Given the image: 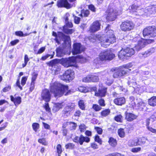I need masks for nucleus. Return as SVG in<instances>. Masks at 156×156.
I'll return each instance as SVG.
<instances>
[{"instance_id": "nucleus-1", "label": "nucleus", "mask_w": 156, "mask_h": 156, "mask_svg": "<svg viewBox=\"0 0 156 156\" xmlns=\"http://www.w3.org/2000/svg\"><path fill=\"white\" fill-rule=\"evenodd\" d=\"M50 90L55 97H60L63 95L66 96L70 94L71 92V90H69L68 85L57 82H55L52 84Z\"/></svg>"}, {"instance_id": "nucleus-2", "label": "nucleus", "mask_w": 156, "mask_h": 156, "mask_svg": "<svg viewBox=\"0 0 156 156\" xmlns=\"http://www.w3.org/2000/svg\"><path fill=\"white\" fill-rule=\"evenodd\" d=\"M106 35H102L98 37V39L100 41L101 45L106 48L110 44L116 41V37L114 31L111 30H108Z\"/></svg>"}, {"instance_id": "nucleus-3", "label": "nucleus", "mask_w": 156, "mask_h": 156, "mask_svg": "<svg viewBox=\"0 0 156 156\" xmlns=\"http://www.w3.org/2000/svg\"><path fill=\"white\" fill-rule=\"evenodd\" d=\"M129 67L127 65H124L119 67L111 69V71L113 73L112 76L114 78H118L128 75L129 71Z\"/></svg>"}, {"instance_id": "nucleus-4", "label": "nucleus", "mask_w": 156, "mask_h": 156, "mask_svg": "<svg viewBox=\"0 0 156 156\" xmlns=\"http://www.w3.org/2000/svg\"><path fill=\"white\" fill-rule=\"evenodd\" d=\"M119 15L118 11L110 4L108 6L104 14L106 20L108 22L115 21Z\"/></svg>"}, {"instance_id": "nucleus-5", "label": "nucleus", "mask_w": 156, "mask_h": 156, "mask_svg": "<svg viewBox=\"0 0 156 156\" xmlns=\"http://www.w3.org/2000/svg\"><path fill=\"white\" fill-rule=\"evenodd\" d=\"M115 57V55L111 50H106L101 51L98 58L100 61H111Z\"/></svg>"}, {"instance_id": "nucleus-6", "label": "nucleus", "mask_w": 156, "mask_h": 156, "mask_svg": "<svg viewBox=\"0 0 156 156\" xmlns=\"http://www.w3.org/2000/svg\"><path fill=\"white\" fill-rule=\"evenodd\" d=\"M85 134L87 136H84L82 134H81L79 137L76 136L73 139V141L76 143L79 144L80 145H82L84 142L89 143L90 141V138L88 136H92V132L89 130H87L85 131Z\"/></svg>"}, {"instance_id": "nucleus-7", "label": "nucleus", "mask_w": 156, "mask_h": 156, "mask_svg": "<svg viewBox=\"0 0 156 156\" xmlns=\"http://www.w3.org/2000/svg\"><path fill=\"white\" fill-rule=\"evenodd\" d=\"M135 24L134 22L131 20H126L122 22L120 25L121 31L124 32L131 31L134 29Z\"/></svg>"}, {"instance_id": "nucleus-8", "label": "nucleus", "mask_w": 156, "mask_h": 156, "mask_svg": "<svg viewBox=\"0 0 156 156\" xmlns=\"http://www.w3.org/2000/svg\"><path fill=\"white\" fill-rule=\"evenodd\" d=\"M59 62L65 68L74 66L76 63V58L74 56L62 58L60 60Z\"/></svg>"}, {"instance_id": "nucleus-9", "label": "nucleus", "mask_w": 156, "mask_h": 156, "mask_svg": "<svg viewBox=\"0 0 156 156\" xmlns=\"http://www.w3.org/2000/svg\"><path fill=\"white\" fill-rule=\"evenodd\" d=\"M77 0H58L56 5L59 8H65L69 9L75 5Z\"/></svg>"}, {"instance_id": "nucleus-10", "label": "nucleus", "mask_w": 156, "mask_h": 156, "mask_svg": "<svg viewBox=\"0 0 156 156\" xmlns=\"http://www.w3.org/2000/svg\"><path fill=\"white\" fill-rule=\"evenodd\" d=\"M138 38L135 37L133 38L134 41L138 40L137 44L134 47L135 50L137 51H139L144 48L147 44L151 43L154 42V40L153 39L144 40L141 38L138 40Z\"/></svg>"}, {"instance_id": "nucleus-11", "label": "nucleus", "mask_w": 156, "mask_h": 156, "mask_svg": "<svg viewBox=\"0 0 156 156\" xmlns=\"http://www.w3.org/2000/svg\"><path fill=\"white\" fill-rule=\"evenodd\" d=\"M135 53V51L133 48L127 47L125 48H122L118 54L119 58L123 59L126 57H131Z\"/></svg>"}, {"instance_id": "nucleus-12", "label": "nucleus", "mask_w": 156, "mask_h": 156, "mask_svg": "<svg viewBox=\"0 0 156 156\" xmlns=\"http://www.w3.org/2000/svg\"><path fill=\"white\" fill-rule=\"evenodd\" d=\"M144 37L149 36L154 38L156 37V27L154 26H148L144 28L143 31Z\"/></svg>"}, {"instance_id": "nucleus-13", "label": "nucleus", "mask_w": 156, "mask_h": 156, "mask_svg": "<svg viewBox=\"0 0 156 156\" xmlns=\"http://www.w3.org/2000/svg\"><path fill=\"white\" fill-rule=\"evenodd\" d=\"M99 81V76L96 73L88 75L82 79V81L85 83L97 82Z\"/></svg>"}, {"instance_id": "nucleus-14", "label": "nucleus", "mask_w": 156, "mask_h": 156, "mask_svg": "<svg viewBox=\"0 0 156 156\" xmlns=\"http://www.w3.org/2000/svg\"><path fill=\"white\" fill-rule=\"evenodd\" d=\"M48 64L49 66L51 67L52 70L55 72L59 71L61 70V66L59 65L57 60L56 59H54L48 62Z\"/></svg>"}, {"instance_id": "nucleus-15", "label": "nucleus", "mask_w": 156, "mask_h": 156, "mask_svg": "<svg viewBox=\"0 0 156 156\" xmlns=\"http://www.w3.org/2000/svg\"><path fill=\"white\" fill-rule=\"evenodd\" d=\"M74 72L71 69H68L63 74L62 76V79L66 81L71 80L74 78Z\"/></svg>"}, {"instance_id": "nucleus-16", "label": "nucleus", "mask_w": 156, "mask_h": 156, "mask_svg": "<svg viewBox=\"0 0 156 156\" xmlns=\"http://www.w3.org/2000/svg\"><path fill=\"white\" fill-rule=\"evenodd\" d=\"M84 50V49L80 43H76L73 45L72 52L73 55H76L80 53Z\"/></svg>"}, {"instance_id": "nucleus-17", "label": "nucleus", "mask_w": 156, "mask_h": 156, "mask_svg": "<svg viewBox=\"0 0 156 156\" xmlns=\"http://www.w3.org/2000/svg\"><path fill=\"white\" fill-rule=\"evenodd\" d=\"M75 108V106L71 105H68L66 106L62 111V115L64 116L68 117L71 113L73 109Z\"/></svg>"}, {"instance_id": "nucleus-18", "label": "nucleus", "mask_w": 156, "mask_h": 156, "mask_svg": "<svg viewBox=\"0 0 156 156\" xmlns=\"http://www.w3.org/2000/svg\"><path fill=\"white\" fill-rule=\"evenodd\" d=\"M41 97L42 99L46 102H49L51 98V95L49 90L46 89L43 90L41 93Z\"/></svg>"}, {"instance_id": "nucleus-19", "label": "nucleus", "mask_w": 156, "mask_h": 156, "mask_svg": "<svg viewBox=\"0 0 156 156\" xmlns=\"http://www.w3.org/2000/svg\"><path fill=\"white\" fill-rule=\"evenodd\" d=\"M101 24L98 20L94 21L90 26L89 30L91 32L94 33L100 29Z\"/></svg>"}, {"instance_id": "nucleus-20", "label": "nucleus", "mask_w": 156, "mask_h": 156, "mask_svg": "<svg viewBox=\"0 0 156 156\" xmlns=\"http://www.w3.org/2000/svg\"><path fill=\"white\" fill-rule=\"evenodd\" d=\"M107 88L105 87H102L101 89L99 88L97 92L94 93V96L97 97L102 98L105 97L107 93Z\"/></svg>"}, {"instance_id": "nucleus-21", "label": "nucleus", "mask_w": 156, "mask_h": 156, "mask_svg": "<svg viewBox=\"0 0 156 156\" xmlns=\"http://www.w3.org/2000/svg\"><path fill=\"white\" fill-rule=\"evenodd\" d=\"M125 119L129 122H131L137 118V115L131 112H128L127 111L125 112Z\"/></svg>"}, {"instance_id": "nucleus-22", "label": "nucleus", "mask_w": 156, "mask_h": 156, "mask_svg": "<svg viewBox=\"0 0 156 156\" xmlns=\"http://www.w3.org/2000/svg\"><path fill=\"white\" fill-rule=\"evenodd\" d=\"M126 101L125 98L123 97H117L113 100L114 103L118 106H121L126 103Z\"/></svg>"}, {"instance_id": "nucleus-23", "label": "nucleus", "mask_w": 156, "mask_h": 156, "mask_svg": "<svg viewBox=\"0 0 156 156\" xmlns=\"http://www.w3.org/2000/svg\"><path fill=\"white\" fill-rule=\"evenodd\" d=\"M11 100L14 102L15 105L17 106L21 102V98L20 97H16L14 98L12 95L10 96Z\"/></svg>"}, {"instance_id": "nucleus-24", "label": "nucleus", "mask_w": 156, "mask_h": 156, "mask_svg": "<svg viewBox=\"0 0 156 156\" xmlns=\"http://www.w3.org/2000/svg\"><path fill=\"white\" fill-rule=\"evenodd\" d=\"M147 15H150L151 14H154L156 13V5H153L147 9Z\"/></svg>"}, {"instance_id": "nucleus-25", "label": "nucleus", "mask_w": 156, "mask_h": 156, "mask_svg": "<svg viewBox=\"0 0 156 156\" xmlns=\"http://www.w3.org/2000/svg\"><path fill=\"white\" fill-rule=\"evenodd\" d=\"M108 142L109 145L113 147H115L117 144V140L112 137H109Z\"/></svg>"}, {"instance_id": "nucleus-26", "label": "nucleus", "mask_w": 156, "mask_h": 156, "mask_svg": "<svg viewBox=\"0 0 156 156\" xmlns=\"http://www.w3.org/2000/svg\"><path fill=\"white\" fill-rule=\"evenodd\" d=\"M140 6L137 5L135 4H133L129 7V12L132 13H136L137 12V11L139 9Z\"/></svg>"}, {"instance_id": "nucleus-27", "label": "nucleus", "mask_w": 156, "mask_h": 156, "mask_svg": "<svg viewBox=\"0 0 156 156\" xmlns=\"http://www.w3.org/2000/svg\"><path fill=\"white\" fill-rule=\"evenodd\" d=\"M90 14V12L88 9H82L81 10L80 13L79 15L81 18L88 17Z\"/></svg>"}, {"instance_id": "nucleus-28", "label": "nucleus", "mask_w": 156, "mask_h": 156, "mask_svg": "<svg viewBox=\"0 0 156 156\" xmlns=\"http://www.w3.org/2000/svg\"><path fill=\"white\" fill-rule=\"evenodd\" d=\"M63 105L62 103H57L54 104L52 109L54 112H56L62 108Z\"/></svg>"}, {"instance_id": "nucleus-29", "label": "nucleus", "mask_w": 156, "mask_h": 156, "mask_svg": "<svg viewBox=\"0 0 156 156\" xmlns=\"http://www.w3.org/2000/svg\"><path fill=\"white\" fill-rule=\"evenodd\" d=\"M148 104L152 107L156 106V96H153L149 99L148 100Z\"/></svg>"}, {"instance_id": "nucleus-30", "label": "nucleus", "mask_w": 156, "mask_h": 156, "mask_svg": "<svg viewBox=\"0 0 156 156\" xmlns=\"http://www.w3.org/2000/svg\"><path fill=\"white\" fill-rule=\"evenodd\" d=\"M111 112L109 108L105 109L100 112V115L101 117H105L108 116Z\"/></svg>"}, {"instance_id": "nucleus-31", "label": "nucleus", "mask_w": 156, "mask_h": 156, "mask_svg": "<svg viewBox=\"0 0 156 156\" xmlns=\"http://www.w3.org/2000/svg\"><path fill=\"white\" fill-rule=\"evenodd\" d=\"M62 31L65 34H71L75 32V30L73 29H68L65 28V26L62 27Z\"/></svg>"}, {"instance_id": "nucleus-32", "label": "nucleus", "mask_w": 156, "mask_h": 156, "mask_svg": "<svg viewBox=\"0 0 156 156\" xmlns=\"http://www.w3.org/2000/svg\"><path fill=\"white\" fill-rule=\"evenodd\" d=\"M154 52V48H151L145 51L142 54L143 56L144 57H146L151 55Z\"/></svg>"}, {"instance_id": "nucleus-33", "label": "nucleus", "mask_w": 156, "mask_h": 156, "mask_svg": "<svg viewBox=\"0 0 156 156\" xmlns=\"http://www.w3.org/2000/svg\"><path fill=\"white\" fill-rule=\"evenodd\" d=\"M78 105L79 108L82 110H85L86 106L83 100L80 99L78 103Z\"/></svg>"}, {"instance_id": "nucleus-34", "label": "nucleus", "mask_w": 156, "mask_h": 156, "mask_svg": "<svg viewBox=\"0 0 156 156\" xmlns=\"http://www.w3.org/2000/svg\"><path fill=\"white\" fill-rule=\"evenodd\" d=\"M137 140L138 145L141 146L145 144L146 140L144 137H142L138 138Z\"/></svg>"}, {"instance_id": "nucleus-35", "label": "nucleus", "mask_w": 156, "mask_h": 156, "mask_svg": "<svg viewBox=\"0 0 156 156\" xmlns=\"http://www.w3.org/2000/svg\"><path fill=\"white\" fill-rule=\"evenodd\" d=\"M94 139L95 142L98 143L100 145L102 144V140L98 135L96 134L94 137Z\"/></svg>"}, {"instance_id": "nucleus-36", "label": "nucleus", "mask_w": 156, "mask_h": 156, "mask_svg": "<svg viewBox=\"0 0 156 156\" xmlns=\"http://www.w3.org/2000/svg\"><path fill=\"white\" fill-rule=\"evenodd\" d=\"M118 133L119 136L121 138H124L125 136V133L124 129L120 128L118 129Z\"/></svg>"}, {"instance_id": "nucleus-37", "label": "nucleus", "mask_w": 156, "mask_h": 156, "mask_svg": "<svg viewBox=\"0 0 156 156\" xmlns=\"http://www.w3.org/2000/svg\"><path fill=\"white\" fill-rule=\"evenodd\" d=\"M114 119L117 122L122 123V122L123 117L121 114H119L115 116L114 117Z\"/></svg>"}, {"instance_id": "nucleus-38", "label": "nucleus", "mask_w": 156, "mask_h": 156, "mask_svg": "<svg viewBox=\"0 0 156 156\" xmlns=\"http://www.w3.org/2000/svg\"><path fill=\"white\" fill-rule=\"evenodd\" d=\"M56 152L58 154V156H61L62 152V150L61 145L58 144L56 146Z\"/></svg>"}, {"instance_id": "nucleus-39", "label": "nucleus", "mask_w": 156, "mask_h": 156, "mask_svg": "<svg viewBox=\"0 0 156 156\" xmlns=\"http://www.w3.org/2000/svg\"><path fill=\"white\" fill-rule=\"evenodd\" d=\"M65 147L66 149L73 150L75 147V146L74 144L69 143L65 144Z\"/></svg>"}, {"instance_id": "nucleus-40", "label": "nucleus", "mask_w": 156, "mask_h": 156, "mask_svg": "<svg viewBox=\"0 0 156 156\" xmlns=\"http://www.w3.org/2000/svg\"><path fill=\"white\" fill-rule=\"evenodd\" d=\"M78 90L80 91L81 92L87 93L89 92L88 87L83 86H80L78 87Z\"/></svg>"}, {"instance_id": "nucleus-41", "label": "nucleus", "mask_w": 156, "mask_h": 156, "mask_svg": "<svg viewBox=\"0 0 156 156\" xmlns=\"http://www.w3.org/2000/svg\"><path fill=\"white\" fill-rule=\"evenodd\" d=\"M92 108L95 112H99L102 109L100 106L97 104H94L92 106Z\"/></svg>"}, {"instance_id": "nucleus-42", "label": "nucleus", "mask_w": 156, "mask_h": 156, "mask_svg": "<svg viewBox=\"0 0 156 156\" xmlns=\"http://www.w3.org/2000/svg\"><path fill=\"white\" fill-rule=\"evenodd\" d=\"M58 34L61 35L62 36H63L64 37V42H69L70 41V38L69 36L66 35H64L61 32H58Z\"/></svg>"}, {"instance_id": "nucleus-43", "label": "nucleus", "mask_w": 156, "mask_h": 156, "mask_svg": "<svg viewBox=\"0 0 156 156\" xmlns=\"http://www.w3.org/2000/svg\"><path fill=\"white\" fill-rule=\"evenodd\" d=\"M82 115L81 112L79 109L76 110L74 112L73 116L75 117L79 118Z\"/></svg>"}, {"instance_id": "nucleus-44", "label": "nucleus", "mask_w": 156, "mask_h": 156, "mask_svg": "<svg viewBox=\"0 0 156 156\" xmlns=\"http://www.w3.org/2000/svg\"><path fill=\"white\" fill-rule=\"evenodd\" d=\"M98 103L99 105L101 107H105L106 104L105 101L104 99L101 98L98 100Z\"/></svg>"}, {"instance_id": "nucleus-45", "label": "nucleus", "mask_w": 156, "mask_h": 156, "mask_svg": "<svg viewBox=\"0 0 156 156\" xmlns=\"http://www.w3.org/2000/svg\"><path fill=\"white\" fill-rule=\"evenodd\" d=\"M87 127L84 124H80L79 126V129L81 133H83L86 130Z\"/></svg>"}, {"instance_id": "nucleus-46", "label": "nucleus", "mask_w": 156, "mask_h": 156, "mask_svg": "<svg viewBox=\"0 0 156 156\" xmlns=\"http://www.w3.org/2000/svg\"><path fill=\"white\" fill-rule=\"evenodd\" d=\"M129 145L130 147L138 146L137 140H132L129 142Z\"/></svg>"}, {"instance_id": "nucleus-47", "label": "nucleus", "mask_w": 156, "mask_h": 156, "mask_svg": "<svg viewBox=\"0 0 156 156\" xmlns=\"http://www.w3.org/2000/svg\"><path fill=\"white\" fill-rule=\"evenodd\" d=\"M16 35L20 37H25L29 35V34L26 33L23 34V32L21 31H16L15 32Z\"/></svg>"}, {"instance_id": "nucleus-48", "label": "nucleus", "mask_w": 156, "mask_h": 156, "mask_svg": "<svg viewBox=\"0 0 156 156\" xmlns=\"http://www.w3.org/2000/svg\"><path fill=\"white\" fill-rule=\"evenodd\" d=\"M39 43H37L36 44L34 45V52L35 54H38L39 53Z\"/></svg>"}, {"instance_id": "nucleus-49", "label": "nucleus", "mask_w": 156, "mask_h": 156, "mask_svg": "<svg viewBox=\"0 0 156 156\" xmlns=\"http://www.w3.org/2000/svg\"><path fill=\"white\" fill-rule=\"evenodd\" d=\"M73 17L74 18V22L76 24H79L80 21V18L78 17L75 15L74 14L73 15Z\"/></svg>"}, {"instance_id": "nucleus-50", "label": "nucleus", "mask_w": 156, "mask_h": 156, "mask_svg": "<svg viewBox=\"0 0 156 156\" xmlns=\"http://www.w3.org/2000/svg\"><path fill=\"white\" fill-rule=\"evenodd\" d=\"M88 89L89 92H92L94 91L95 93H96L97 91V87L96 86H94L91 87H88Z\"/></svg>"}, {"instance_id": "nucleus-51", "label": "nucleus", "mask_w": 156, "mask_h": 156, "mask_svg": "<svg viewBox=\"0 0 156 156\" xmlns=\"http://www.w3.org/2000/svg\"><path fill=\"white\" fill-rule=\"evenodd\" d=\"M94 129L97 132V133L99 135H101L103 133V129L101 128L98 126H95Z\"/></svg>"}, {"instance_id": "nucleus-52", "label": "nucleus", "mask_w": 156, "mask_h": 156, "mask_svg": "<svg viewBox=\"0 0 156 156\" xmlns=\"http://www.w3.org/2000/svg\"><path fill=\"white\" fill-rule=\"evenodd\" d=\"M69 124H72V126L70 127V129L71 130H75L77 127V124L76 123L73 122H69Z\"/></svg>"}, {"instance_id": "nucleus-53", "label": "nucleus", "mask_w": 156, "mask_h": 156, "mask_svg": "<svg viewBox=\"0 0 156 156\" xmlns=\"http://www.w3.org/2000/svg\"><path fill=\"white\" fill-rule=\"evenodd\" d=\"M44 108H45V111L49 112L51 113V109L50 108L49 105V104L47 102L45 103L44 105L43 106Z\"/></svg>"}, {"instance_id": "nucleus-54", "label": "nucleus", "mask_w": 156, "mask_h": 156, "mask_svg": "<svg viewBox=\"0 0 156 156\" xmlns=\"http://www.w3.org/2000/svg\"><path fill=\"white\" fill-rule=\"evenodd\" d=\"M32 127L34 130L36 132L39 128V124L36 123H33L32 125Z\"/></svg>"}, {"instance_id": "nucleus-55", "label": "nucleus", "mask_w": 156, "mask_h": 156, "mask_svg": "<svg viewBox=\"0 0 156 156\" xmlns=\"http://www.w3.org/2000/svg\"><path fill=\"white\" fill-rule=\"evenodd\" d=\"M88 8L89 9L93 12H95L96 11V8L95 6L92 4L89 5L88 6Z\"/></svg>"}, {"instance_id": "nucleus-56", "label": "nucleus", "mask_w": 156, "mask_h": 156, "mask_svg": "<svg viewBox=\"0 0 156 156\" xmlns=\"http://www.w3.org/2000/svg\"><path fill=\"white\" fill-rule=\"evenodd\" d=\"M63 26H65V28L67 27L68 28H71L73 27V24L71 21H68L65 23V25Z\"/></svg>"}, {"instance_id": "nucleus-57", "label": "nucleus", "mask_w": 156, "mask_h": 156, "mask_svg": "<svg viewBox=\"0 0 156 156\" xmlns=\"http://www.w3.org/2000/svg\"><path fill=\"white\" fill-rule=\"evenodd\" d=\"M125 129H126V131L127 133H131L132 131L133 130V127L132 126H130L127 127H125Z\"/></svg>"}, {"instance_id": "nucleus-58", "label": "nucleus", "mask_w": 156, "mask_h": 156, "mask_svg": "<svg viewBox=\"0 0 156 156\" xmlns=\"http://www.w3.org/2000/svg\"><path fill=\"white\" fill-rule=\"evenodd\" d=\"M90 147L93 149H97L98 148V144L95 142L91 143L90 145Z\"/></svg>"}, {"instance_id": "nucleus-59", "label": "nucleus", "mask_w": 156, "mask_h": 156, "mask_svg": "<svg viewBox=\"0 0 156 156\" xmlns=\"http://www.w3.org/2000/svg\"><path fill=\"white\" fill-rule=\"evenodd\" d=\"M27 79V76H24L22 78L21 80V84L22 86H23L26 84Z\"/></svg>"}, {"instance_id": "nucleus-60", "label": "nucleus", "mask_w": 156, "mask_h": 156, "mask_svg": "<svg viewBox=\"0 0 156 156\" xmlns=\"http://www.w3.org/2000/svg\"><path fill=\"white\" fill-rule=\"evenodd\" d=\"M56 54L57 55L60 56L62 54V49L59 47L57 48L56 50Z\"/></svg>"}, {"instance_id": "nucleus-61", "label": "nucleus", "mask_w": 156, "mask_h": 156, "mask_svg": "<svg viewBox=\"0 0 156 156\" xmlns=\"http://www.w3.org/2000/svg\"><path fill=\"white\" fill-rule=\"evenodd\" d=\"M141 150L140 147H134L131 149V151L133 153H136L140 151Z\"/></svg>"}, {"instance_id": "nucleus-62", "label": "nucleus", "mask_w": 156, "mask_h": 156, "mask_svg": "<svg viewBox=\"0 0 156 156\" xmlns=\"http://www.w3.org/2000/svg\"><path fill=\"white\" fill-rule=\"evenodd\" d=\"M40 143L43 145H47V143L45 139L44 138L40 139Z\"/></svg>"}, {"instance_id": "nucleus-63", "label": "nucleus", "mask_w": 156, "mask_h": 156, "mask_svg": "<svg viewBox=\"0 0 156 156\" xmlns=\"http://www.w3.org/2000/svg\"><path fill=\"white\" fill-rule=\"evenodd\" d=\"M113 83V80L112 79H110L107 78L106 81V83L107 85L110 86Z\"/></svg>"}, {"instance_id": "nucleus-64", "label": "nucleus", "mask_w": 156, "mask_h": 156, "mask_svg": "<svg viewBox=\"0 0 156 156\" xmlns=\"http://www.w3.org/2000/svg\"><path fill=\"white\" fill-rule=\"evenodd\" d=\"M147 129L151 132L156 133V129L152 128V127L149 126L147 128Z\"/></svg>"}]
</instances>
